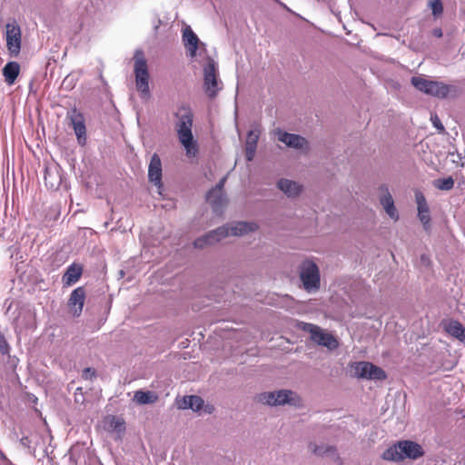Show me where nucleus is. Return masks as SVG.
<instances>
[{
    "instance_id": "obj_1",
    "label": "nucleus",
    "mask_w": 465,
    "mask_h": 465,
    "mask_svg": "<svg viewBox=\"0 0 465 465\" xmlns=\"http://www.w3.org/2000/svg\"><path fill=\"white\" fill-rule=\"evenodd\" d=\"M174 129L186 155L193 157L198 153L197 141L193 134V114L190 106L182 104L173 113Z\"/></svg>"
},
{
    "instance_id": "obj_2",
    "label": "nucleus",
    "mask_w": 465,
    "mask_h": 465,
    "mask_svg": "<svg viewBox=\"0 0 465 465\" xmlns=\"http://www.w3.org/2000/svg\"><path fill=\"white\" fill-rule=\"evenodd\" d=\"M425 451L422 446L413 440H400L389 447L381 454L384 460L399 462L406 459L418 460L424 456Z\"/></svg>"
},
{
    "instance_id": "obj_3",
    "label": "nucleus",
    "mask_w": 465,
    "mask_h": 465,
    "mask_svg": "<svg viewBox=\"0 0 465 465\" xmlns=\"http://www.w3.org/2000/svg\"><path fill=\"white\" fill-rule=\"evenodd\" d=\"M299 276L306 292H312L320 289V270L318 265L313 261L305 260L300 264Z\"/></svg>"
},
{
    "instance_id": "obj_4",
    "label": "nucleus",
    "mask_w": 465,
    "mask_h": 465,
    "mask_svg": "<svg viewBox=\"0 0 465 465\" xmlns=\"http://www.w3.org/2000/svg\"><path fill=\"white\" fill-rule=\"evenodd\" d=\"M203 81L205 93L210 98H214L221 87H219V81L217 78L216 64L211 57L207 58V63L203 67Z\"/></svg>"
},
{
    "instance_id": "obj_5",
    "label": "nucleus",
    "mask_w": 465,
    "mask_h": 465,
    "mask_svg": "<svg viewBox=\"0 0 465 465\" xmlns=\"http://www.w3.org/2000/svg\"><path fill=\"white\" fill-rule=\"evenodd\" d=\"M355 376L358 378L383 381L387 378L385 371L368 361H359L353 366Z\"/></svg>"
},
{
    "instance_id": "obj_6",
    "label": "nucleus",
    "mask_w": 465,
    "mask_h": 465,
    "mask_svg": "<svg viewBox=\"0 0 465 465\" xmlns=\"http://www.w3.org/2000/svg\"><path fill=\"white\" fill-rule=\"evenodd\" d=\"M225 182L226 176L223 177L206 194V201L212 205L216 213H221L227 203V199L223 191Z\"/></svg>"
},
{
    "instance_id": "obj_7",
    "label": "nucleus",
    "mask_w": 465,
    "mask_h": 465,
    "mask_svg": "<svg viewBox=\"0 0 465 465\" xmlns=\"http://www.w3.org/2000/svg\"><path fill=\"white\" fill-rule=\"evenodd\" d=\"M6 28V47L13 56H17L21 49V29L15 21L8 23Z\"/></svg>"
},
{
    "instance_id": "obj_8",
    "label": "nucleus",
    "mask_w": 465,
    "mask_h": 465,
    "mask_svg": "<svg viewBox=\"0 0 465 465\" xmlns=\"http://www.w3.org/2000/svg\"><path fill=\"white\" fill-rule=\"evenodd\" d=\"M66 117L70 120V124L74 128L78 143L84 145L86 142V127L84 114L74 107L67 112Z\"/></svg>"
},
{
    "instance_id": "obj_9",
    "label": "nucleus",
    "mask_w": 465,
    "mask_h": 465,
    "mask_svg": "<svg viewBox=\"0 0 465 465\" xmlns=\"http://www.w3.org/2000/svg\"><path fill=\"white\" fill-rule=\"evenodd\" d=\"M228 236V229L226 227H218L215 230H213L202 237H199L194 240L193 246L198 249H203L209 245H213L222 239Z\"/></svg>"
},
{
    "instance_id": "obj_10",
    "label": "nucleus",
    "mask_w": 465,
    "mask_h": 465,
    "mask_svg": "<svg viewBox=\"0 0 465 465\" xmlns=\"http://www.w3.org/2000/svg\"><path fill=\"white\" fill-rule=\"evenodd\" d=\"M379 190L381 192V195L379 198L380 203L383 207L388 216L394 222H397L400 216L395 207L394 200L389 191V188L386 185H381L379 188Z\"/></svg>"
},
{
    "instance_id": "obj_11",
    "label": "nucleus",
    "mask_w": 465,
    "mask_h": 465,
    "mask_svg": "<svg viewBox=\"0 0 465 465\" xmlns=\"http://www.w3.org/2000/svg\"><path fill=\"white\" fill-rule=\"evenodd\" d=\"M278 140L283 143L286 146L300 150H309L308 141L295 134H290L287 132L278 131Z\"/></svg>"
},
{
    "instance_id": "obj_12",
    "label": "nucleus",
    "mask_w": 465,
    "mask_h": 465,
    "mask_svg": "<svg viewBox=\"0 0 465 465\" xmlns=\"http://www.w3.org/2000/svg\"><path fill=\"white\" fill-rule=\"evenodd\" d=\"M183 43L186 49L187 55L190 58H194L196 56V51L198 49L200 40L196 34L193 31L191 26L186 25L183 29Z\"/></svg>"
},
{
    "instance_id": "obj_13",
    "label": "nucleus",
    "mask_w": 465,
    "mask_h": 465,
    "mask_svg": "<svg viewBox=\"0 0 465 465\" xmlns=\"http://www.w3.org/2000/svg\"><path fill=\"white\" fill-rule=\"evenodd\" d=\"M85 300V290L84 287L74 289L69 297L68 306L74 316L81 315Z\"/></svg>"
},
{
    "instance_id": "obj_14",
    "label": "nucleus",
    "mask_w": 465,
    "mask_h": 465,
    "mask_svg": "<svg viewBox=\"0 0 465 465\" xmlns=\"http://www.w3.org/2000/svg\"><path fill=\"white\" fill-rule=\"evenodd\" d=\"M415 199L418 208V217L421 222L424 230L428 231L430 227V215L427 201L423 193L420 192H416Z\"/></svg>"
},
{
    "instance_id": "obj_15",
    "label": "nucleus",
    "mask_w": 465,
    "mask_h": 465,
    "mask_svg": "<svg viewBox=\"0 0 465 465\" xmlns=\"http://www.w3.org/2000/svg\"><path fill=\"white\" fill-rule=\"evenodd\" d=\"M148 178L158 187L162 186V162L157 153H153L148 167Z\"/></svg>"
},
{
    "instance_id": "obj_16",
    "label": "nucleus",
    "mask_w": 465,
    "mask_h": 465,
    "mask_svg": "<svg viewBox=\"0 0 465 465\" xmlns=\"http://www.w3.org/2000/svg\"><path fill=\"white\" fill-rule=\"evenodd\" d=\"M228 229V235L242 236L250 232H254L258 229V226L254 223L237 222L223 225Z\"/></svg>"
},
{
    "instance_id": "obj_17",
    "label": "nucleus",
    "mask_w": 465,
    "mask_h": 465,
    "mask_svg": "<svg viewBox=\"0 0 465 465\" xmlns=\"http://www.w3.org/2000/svg\"><path fill=\"white\" fill-rule=\"evenodd\" d=\"M311 340L321 346L327 347L330 350H333L338 346V341L334 336L331 333L323 331L320 327L313 333Z\"/></svg>"
},
{
    "instance_id": "obj_18",
    "label": "nucleus",
    "mask_w": 465,
    "mask_h": 465,
    "mask_svg": "<svg viewBox=\"0 0 465 465\" xmlns=\"http://www.w3.org/2000/svg\"><path fill=\"white\" fill-rule=\"evenodd\" d=\"M83 266L79 263L69 265L62 277V282L64 286H71L77 282L83 274Z\"/></svg>"
},
{
    "instance_id": "obj_19",
    "label": "nucleus",
    "mask_w": 465,
    "mask_h": 465,
    "mask_svg": "<svg viewBox=\"0 0 465 465\" xmlns=\"http://www.w3.org/2000/svg\"><path fill=\"white\" fill-rule=\"evenodd\" d=\"M134 72L135 77H150L147 61L142 50H136L134 56Z\"/></svg>"
},
{
    "instance_id": "obj_20",
    "label": "nucleus",
    "mask_w": 465,
    "mask_h": 465,
    "mask_svg": "<svg viewBox=\"0 0 465 465\" xmlns=\"http://www.w3.org/2000/svg\"><path fill=\"white\" fill-rule=\"evenodd\" d=\"M273 393L277 406L284 404L297 405L300 401L297 393L291 390L274 391Z\"/></svg>"
},
{
    "instance_id": "obj_21",
    "label": "nucleus",
    "mask_w": 465,
    "mask_h": 465,
    "mask_svg": "<svg viewBox=\"0 0 465 465\" xmlns=\"http://www.w3.org/2000/svg\"><path fill=\"white\" fill-rule=\"evenodd\" d=\"M431 85L433 86L430 88L428 94L437 98H445L450 93H457V87L454 85L445 84L437 81H432Z\"/></svg>"
},
{
    "instance_id": "obj_22",
    "label": "nucleus",
    "mask_w": 465,
    "mask_h": 465,
    "mask_svg": "<svg viewBox=\"0 0 465 465\" xmlns=\"http://www.w3.org/2000/svg\"><path fill=\"white\" fill-rule=\"evenodd\" d=\"M278 188L283 192L288 197H296L298 196L302 191V186L298 183L288 180V179H281L277 183Z\"/></svg>"
},
{
    "instance_id": "obj_23",
    "label": "nucleus",
    "mask_w": 465,
    "mask_h": 465,
    "mask_svg": "<svg viewBox=\"0 0 465 465\" xmlns=\"http://www.w3.org/2000/svg\"><path fill=\"white\" fill-rule=\"evenodd\" d=\"M177 405L178 408L182 410L191 409L197 411L203 408V400L197 395H187L179 400Z\"/></svg>"
},
{
    "instance_id": "obj_24",
    "label": "nucleus",
    "mask_w": 465,
    "mask_h": 465,
    "mask_svg": "<svg viewBox=\"0 0 465 465\" xmlns=\"http://www.w3.org/2000/svg\"><path fill=\"white\" fill-rule=\"evenodd\" d=\"M443 328L450 335L465 342V328L460 322L455 320L443 322Z\"/></svg>"
},
{
    "instance_id": "obj_25",
    "label": "nucleus",
    "mask_w": 465,
    "mask_h": 465,
    "mask_svg": "<svg viewBox=\"0 0 465 465\" xmlns=\"http://www.w3.org/2000/svg\"><path fill=\"white\" fill-rule=\"evenodd\" d=\"M20 73V65L17 62H8L3 68V75L7 84L12 85L15 84Z\"/></svg>"
},
{
    "instance_id": "obj_26",
    "label": "nucleus",
    "mask_w": 465,
    "mask_h": 465,
    "mask_svg": "<svg viewBox=\"0 0 465 465\" xmlns=\"http://www.w3.org/2000/svg\"><path fill=\"white\" fill-rule=\"evenodd\" d=\"M158 395L151 391H137L134 395V401L139 405L152 404L156 402Z\"/></svg>"
},
{
    "instance_id": "obj_27",
    "label": "nucleus",
    "mask_w": 465,
    "mask_h": 465,
    "mask_svg": "<svg viewBox=\"0 0 465 465\" xmlns=\"http://www.w3.org/2000/svg\"><path fill=\"white\" fill-rule=\"evenodd\" d=\"M309 450L315 455L323 457L326 455H336V449L334 446L326 444H316L310 442L308 445Z\"/></svg>"
},
{
    "instance_id": "obj_28",
    "label": "nucleus",
    "mask_w": 465,
    "mask_h": 465,
    "mask_svg": "<svg viewBox=\"0 0 465 465\" xmlns=\"http://www.w3.org/2000/svg\"><path fill=\"white\" fill-rule=\"evenodd\" d=\"M149 79L150 77H135L136 89L143 99H149L151 97Z\"/></svg>"
},
{
    "instance_id": "obj_29",
    "label": "nucleus",
    "mask_w": 465,
    "mask_h": 465,
    "mask_svg": "<svg viewBox=\"0 0 465 465\" xmlns=\"http://www.w3.org/2000/svg\"><path fill=\"white\" fill-rule=\"evenodd\" d=\"M411 83L417 90L426 94H428L430 88L432 86V80H429L423 76H412Z\"/></svg>"
},
{
    "instance_id": "obj_30",
    "label": "nucleus",
    "mask_w": 465,
    "mask_h": 465,
    "mask_svg": "<svg viewBox=\"0 0 465 465\" xmlns=\"http://www.w3.org/2000/svg\"><path fill=\"white\" fill-rule=\"evenodd\" d=\"M109 430L122 433L125 430L124 420L119 417L113 416L107 421Z\"/></svg>"
},
{
    "instance_id": "obj_31",
    "label": "nucleus",
    "mask_w": 465,
    "mask_h": 465,
    "mask_svg": "<svg viewBox=\"0 0 465 465\" xmlns=\"http://www.w3.org/2000/svg\"><path fill=\"white\" fill-rule=\"evenodd\" d=\"M60 177L57 173H53L49 169L45 170V183L46 186L50 188H57L60 183Z\"/></svg>"
},
{
    "instance_id": "obj_32",
    "label": "nucleus",
    "mask_w": 465,
    "mask_h": 465,
    "mask_svg": "<svg viewBox=\"0 0 465 465\" xmlns=\"http://www.w3.org/2000/svg\"><path fill=\"white\" fill-rule=\"evenodd\" d=\"M257 401L269 406H277L273 391H265L258 394Z\"/></svg>"
},
{
    "instance_id": "obj_33",
    "label": "nucleus",
    "mask_w": 465,
    "mask_h": 465,
    "mask_svg": "<svg viewBox=\"0 0 465 465\" xmlns=\"http://www.w3.org/2000/svg\"><path fill=\"white\" fill-rule=\"evenodd\" d=\"M259 139V132L257 130H251L247 134L246 147L256 148Z\"/></svg>"
},
{
    "instance_id": "obj_34",
    "label": "nucleus",
    "mask_w": 465,
    "mask_h": 465,
    "mask_svg": "<svg viewBox=\"0 0 465 465\" xmlns=\"http://www.w3.org/2000/svg\"><path fill=\"white\" fill-rule=\"evenodd\" d=\"M429 6L431 8L432 15L435 17L440 16L443 13V5L441 0H430Z\"/></svg>"
},
{
    "instance_id": "obj_35",
    "label": "nucleus",
    "mask_w": 465,
    "mask_h": 465,
    "mask_svg": "<svg viewBox=\"0 0 465 465\" xmlns=\"http://www.w3.org/2000/svg\"><path fill=\"white\" fill-rule=\"evenodd\" d=\"M454 186V180L451 177L440 179L437 181V187L440 190H450Z\"/></svg>"
},
{
    "instance_id": "obj_36",
    "label": "nucleus",
    "mask_w": 465,
    "mask_h": 465,
    "mask_svg": "<svg viewBox=\"0 0 465 465\" xmlns=\"http://www.w3.org/2000/svg\"><path fill=\"white\" fill-rule=\"evenodd\" d=\"M297 326L299 329L309 332L311 334V337L313 335V333L318 330L319 326L314 325L312 323L299 322L297 323Z\"/></svg>"
},
{
    "instance_id": "obj_37",
    "label": "nucleus",
    "mask_w": 465,
    "mask_h": 465,
    "mask_svg": "<svg viewBox=\"0 0 465 465\" xmlns=\"http://www.w3.org/2000/svg\"><path fill=\"white\" fill-rule=\"evenodd\" d=\"M10 345L6 341L5 335L0 332V353L3 355H8L10 353Z\"/></svg>"
},
{
    "instance_id": "obj_38",
    "label": "nucleus",
    "mask_w": 465,
    "mask_h": 465,
    "mask_svg": "<svg viewBox=\"0 0 465 465\" xmlns=\"http://www.w3.org/2000/svg\"><path fill=\"white\" fill-rule=\"evenodd\" d=\"M95 376L96 371L93 368H85L82 373V378L86 381H92Z\"/></svg>"
},
{
    "instance_id": "obj_39",
    "label": "nucleus",
    "mask_w": 465,
    "mask_h": 465,
    "mask_svg": "<svg viewBox=\"0 0 465 465\" xmlns=\"http://www.w3.org/2000/svg\"><path fill=\"white\" fill-rule=\"evenodd\" d=\"M21 445H23L25 448L28 449L29 452L34 454L35 450V448L31 447V440L28 437H23L20 440Z\"/></svg>"
},
{
    "instance_id": "obj_40",
    "label": "nucleus",
    "mask_w": 465,
    "mask_h": 465,
    "mask_svg": "<svg viewBox=\"0 0 465 465\" xmlns=\"http://www.w3.org/2000/svg\"><path fill=\"white\" fill-rule=\"evenodd\" d=\"M431 121H432V124L434 125V127H436L439 132H443L444 131V126L443 124H441L440 120L439 119V117L435 114V115H431Z\"/></svg>"
},
{
    "instance_id": "obj_41",
    "label": "nucleus",
    "mask_w": 465,
    "mask_h": 465,
    "mask_svg": "<svg viewBox=\"0 0 465 465\" xmlns=\"http://www.w3.org/2000/svg\"><path fill=\"white\" fill-rule=\"evenodd\" d=\"M255 150H256V148L246 147V158L248 161L252 160V158L254 156Z\"/></svg>"
},
{
    "instance_id": "obj_42",
    "label": "nucleus",
    "mask_w": 465,
    "mask_h": 465,
    "mask_svg": "<svg viewBox=\"0 0 465 465\" xmlns=\"http://www.w3.org/2000/svg\"><path fill=\"white\" fill-rule=\"evenodd\" d=\"M433 35L436 37H441L442 36V30L440 28H435L433 30Z\"/></svg>"
},
{
    "instance_id": "obj_43",
    "label": "nucleus",
    "mask_w": 465,
    "mask_h": 465,
    "mask_svg": "<svg viewBox=\"0 0 465 465\" xmlns=\"http://www.w3.org/2000/svg\"><path fill=\"white\" fill-rule=\"evenodd\" d=\"M0 458H1L2 460H6L5 455L1 450H0Z\"/></svg>"
},
{
    "instance_id": "obj_44",
    "label": "nucleus",
    "mask_w": 465,
    "mask_h": 465,
    "mask_svg": "<svg viewBox=\"0 0 465 465\" xmlns=\"http://www.w3.org/2000/svg\"><path fill=\"white\" fill-rule=\"evenodd\" d=\"M421 260H422V261H425V260H427V257H426L425 255H422V256H421Z\"/></svg>"
}]
</instances>
